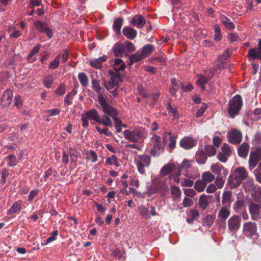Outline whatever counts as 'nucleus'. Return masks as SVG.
<instances>
[{
    "label": "nucleus",
    "instance_id": "30",
    "mask_svg": "<svg viewBox=\"0 0 261 261\" xmlns=\"http://www.w3.org/2000/svg\"><path fill=\"white\" fill-rule=\"evenodd\" d=\"M206 186V184L203 180H197L194 184V189L195 190L200 193L204 191Z\"/></svg>",
    "mask_w": 261,
    "mask_h": 261
},
{
    "label": "nucleus",
    "instance_id": "14",
    "mask_svg": "<svg viewBox=\"0 0 261 261\" xmlns=\"http://www.w3.org/2000/svg\"><path fill=\"white\" fill-rule=\"evenodd\" d=\"M13 97L12 91L10 89L6 90L2 97L1 105L3 107H7L11 103Z\"/></svg>",
    "mask_w": 261,
    "mask_h": 261
},
{
    "label": "nucleus",
    "instance_id": "60",
    "mask_svg": "<svg viewBox=\"0 0 261 261\" xmlns=\"http://www.w3.org/2000/svg\"><path fill=\"white\" fill-rule=\"evenodd\" d=\"M194 203V201L192 199L189 198H185L182 201V204L185 207L191 206Z\"/></svg>",
    "mask_w": 261,
    "mask_h": 261
},
{
    "label": "nucleus",
    "instance_id": "15",
    "mask_svg": "<svg viewBox=\"0 0 261 261\" xmlns=\"http://www.w3.org/2000/svg\"><path fill=\"white\" fill-rule=\"evenodd\" d=\"M196 144V141L189 137L183 138L180 141V146L185 149H190L193 147Z\"/></svg>",
    "mask_w": 261,
    "mask_h": 261
},
{
    "label": "nucleus",
    "instance_id": "23",
    "mask_svg": "<svg viewBox=\"0 0 261 261\" xmlns=\"http://www.w3.org/2000/svg\"><path fill=\"white\" fill-rule=\"evenodd\" d=\"M107 59L106 56H103L95 60H90L89 63L92 67L96 69H99L101 67L102 63Z\"/></svg>",
    "mask_w": 261,
    "mask_h": 261
},
{
    "label": "nucleus",
    "instance_id": "51",
    "mask_svg": "<svg viewBox=\"0 0 261 261\" xmlns=\"http://www.w3.org/2000/svg\"><path fill=\"white\" fill-rule=\"evenodd\" d=\"M69 154L70 156L71 161L73 162L76 163L77 161V151L72 148H70L69 149Z\"/></svg>",
    "mask_w": 261,
    "mask_h": 261
},
{
    "label": "nucleus",
    "instance_id": "13",
    "mask_svg": "<svg viewBox=\"0 0 261 261\" xmlns=\"http://www.w3.org/2000/svg\"><path fill=\"white\" fill-rule=\"evenodd\" d=\"M228 139L232 144L239 143L242 139V134L239 130L234 129L228 133Z\"/></svg>",
    "mask_w": 261,
    "mask_h": 261
},
{
    "label": "nucleus",
    "instance_id": "32",
    "mask_svg": "<svg viewBox=\"0 0 261 261\" xmlns=\"http://www.w3.org/2000/svg\"><path fill=\"white\" fill-rule=\"evenodd\" d=\"M92 85L93 90L98 94V100L99 98V96H103L101 94V87L100 85L99 82L95 79L92 81Z\"/></svg>",
    "mask_w": 261,
    "mask_h": 261
},
{
    "label": "nucleus",
    "instance_id": "29",
    "mask_svg": "<svg viewBox=\"0 0 261 261\" xmlns=\"http://www.w3.org/2000/svg\"><path fill=\"white\" fill-rule=\"evenodd\" d=\"M202 180L206 184L212 182L215 178V175L210 171L204 172L201 175Z\"/></svg>",
    "mask_w": 261,
    "mask_h": 261
},
{
    "label": "nucleus",
    "instance_id": "44",
    "mask_svg": "<svg viewBox=\"0 0 261 261\" xmlns=\"http://www.w3.org/2000/svg\"><path fill=\"white\" fill-rule=\"evenodd\" d=\"M86 159L88 161L91 162H95L97 160V155L96 153L93 151L90 150L86 153Z\"/></svg>",
    "mask_w": 261,
    "mask_h": 261
},
{
    "label": "nucleus",
    "instance_id": "20",
    "mask_svg": "<svg viewBox=\"0 0 261 261\" xmlns=\"http://www.w3.org/2000/svg\"><path fill=\"white\" fill-rule=\"evenodd\" d=\"M212 195H206L205 194L201 195L199 199L198 205L199 207L204 210L209 205L208 198H211Z\"/></svg>",
    "mask_w": 261,
    "mask_h": 261
},
{
    "label": "nucleus",
    "instance_id": "49",
    "mask_svg": "<svg viewBox=\"0 0 261 261\" xmlns=\"http://www.w3.org/2000/svg\"><path fill=\"white\" fill-rule=\"evenodd\" d=\"M214 39L216 41H220L222 39V35L221 33V29L218 25H215L214 26Z\"/></svg>",
    "mask_w": 261,
    "mask_h": 261
},
{
    "label": "nucleus",
    "instance_id": "33",
    "mask_svg": "<svg viewBox=\"0 0 261 261\" xmlns=\"http://www.w3.org/2000/svg\"><path fill=\"white\" fill-rule=\"evenodd\" d=\"M105 165H114L116 167L119 166V164L118 162L117 156L115 155H113L107 158L105 162Z\"/></svg>",
    "mask_w": 261,
    "mask_h": 261
},
{
    "label": "nucleus",
    "instance_id": "55",
    "mask_svg": "<svg viewBox=\"0 0 261 261\" xmlns=\"http://www.w3.org/2000/svg\"><path fill=\"white\" fill-rule=\"evenodd\" d=\"M196 159L197 162L199 164L204 163L206 160V156L201 152L196 154Z\"/></svg>",
    "mask_w": 261,
    "mask_h": 261
},
{
    "label": "nucleus",
    "instance_id": "4",
    "mask_svg": "<svg viewBox=\"0 0 261 261\" xmlns=\"http://www.w3.org/2000/svg\"><path fill=\"white\" fill-rule=\"evenodd\" d=\"M243 105L240 95H235L228 102V113L231 118L237 115Z\"/></svg>",
    "mask_w": 261,
    "mask_h": 261
},
{
    "label": "nucleus",
    "instance_id": "12",
    "mask_svg": "<svg viewBox=\"0 0 261 261\" xmlns=\"http://www.w3.org/2000/svg\"><path fill=\"white\" fill-rule=\"evenodd\" d=\"M34 25L37 30L46 34L49 38L52 37L53 31L46 23L38 20L34 23Z\"/></svg>",
    "mask_w": 261,
    "mask_h": 261
},
{
    "label": "nucleus",
    "instance_id": "1",
    "mask_svg": "<svg viewBox=\"0 0 261 261\" xmlns=\"http://www.w3.org/2000/svg\"><path fill=\"white\" fill-rule=\"evenodd\" d=\"M88 119L94 120L106 127H112L113 126V122L110 117L107 115H103L102 117H100L98 112L95 109H92L86 112L85 114H82L81 120L84 127L86 128L88 126Z\"/></svg>",
    "mask_w": 261,
    "mask_h": 261
},
{
    "label": "nucleus",
    "instance_id": "17",
    "mask_svg": "<svg viewBox=\"0 0 261 261\" xmlns=\"http://www.w3.org/2000/svg\"><path fill=\"white\" fill-rule=\"evenodd\" d=\"M131 23L137 28H142L146 23V20L141 15H135L130 21Z\"/></svg>",
    "mask_w": 261,
    "mask_h": 261
},
{
    "label": "nucleus",
    "instance_id": "11",
    "mask_svg": "<svg viewBox=\"0 0 261 261\" xmlns=\"http://www.w3.org/2000/svg\"><path fill=\"white\" fill-rule=\"evenodd\" d=\"M241 219L238 215H234L228 219L227 226L231 232L237 231L240 227Z\"/></svg>",
    "mask_w": 261,
    "mask_h": 261
},
{
    "label": "nucleus",
    "instance_id": "26",
    "mask_svg": "<svg viewBox=\"0 0 261 261\" xmlns=\"http://www.w3.org/2000/svg\"><path fill=\"white\" fill-rule=\"evenodd\" d=\"M232 192L230 191H224L222 194V203L230 206L231 202Z\"/></svg>",
    "mask_w": 261,
    "mask_h": 261
},
{
    "label": "nucleus",
    "instance_id": "35",
    "mask_svg": "<svg viewBox=\"0 0 261 261\" xmlns=\"http://www.w3.org/2000/svg\"><path fill=\"white\" fill-rule=\"evenodd\" d=\"M171 194L174 199H177L181 196V192L179 188L176 186H172L170 188Z\"/></svg>",
    "mask_w": 261,
    "mask_h": 261
},
{
    "label": "nucleus",
    "instance_id": "3",
    "mask_svg": "<svg viewBox=\"0 0 261 261\" xmlns=\"http://www.w3.org/2000/svg\"><path fill=\"white\" fill-rule=\"evenodd\" d=\"M248 176V173L243 167H239L235 169L233 173L229 177L228 182L231 188L238 187L241 182Z\"/></svg>",
    "mask_w": 261,
    "mask_h": 261
},
{
    "label": "nucleus",
    "instance_id": "19",
    "mask_svg": "<svg viewBox=\"0 0 261 261\" xmlns=\"http://www.w3.org/2000/svg\"><path fill=\"white\" fill-rule=\"evenodd\" d=\"M122 33L126 38L131 40L135 38L137 36L136 30L128 27H125L123 29Z\"/></svg>",
    "mask_w": 261,
    "mask_h": 261
},
{
    "label": "nucleus",
    "instance_id": "27",
    "mask_svg": "<svg viewBox=\"0 0 261 261\" xmlns=\"http://www.w3.org/2000/svg\"><path fill=\"white\" fill-rule=\"evenodd\" d=\"M249 145L246 143H242L238 148V154L240 156L245 158L248 153Z\"/></svg>",
    "mask_w": 261,
    "mask_h": 261
},
{
    "label": "nucleus",
    "instance_id": "46",
    "mask_svg": "<svg viewBox=\"0 0 261 261\" xmlns=\"http://www.w3.org/2000/svg\"><path fill=\"white\" fill-rule=\"evenodd\" d=\"M60 55H58V56H57L55 57L54 60L50 63L49 65L48 66L49 69H57L60 65Z\"/></svg>",
    "mask_w": 261,
    "mask_h": 261
},
{
    "label": "nucleus",
    "instance_id": "24",
    "mask_svg": "<svg viewBox=\"0 0 261 261\" xmlns=\"http://www.w3.org/2000/svg\"><path fill=\"white\" fill-rule=\"evenodd\" d=\"M259 158L255 155L253 151H251L249 158V167L250 170H253L257 165Z\"/></svg>",
    "mask_w": 261,
    "mask_h": 261
},
{
    "label": "nucleus",
    "instance_id": "6",
    "mask_svg": "<svg viewBox=\"0 0 261 261\" xmlns=\"http://www.w3.org/2000/svg\"><path fill=\"white\" fill-rule=\"evenodd\" d=\"M98 101L101 106L102 112L105 114V115L112 117V116L118 113L117 110L111 106L103 96L100 95Z\"/></svg>",
    "mask_w": 261,
    "mask_h": 261
},
{
    "label": "nucleus",
    "instance_id": "48",
    "mask_svg": "<svg viewBox=\"0 0 261 261\" xmlns=\"http://www.w3.org/2000/svg\"><path fill=\"white\" fill-rule=\"evenodd\" d=\"M53 82V76L50 74L46 75L43 80V85L47 88H50Z\"/></svg>",
    "mask_w": 261,
    "mask_h": 261
},
{
    "label": "nucleus",
    "instance_id": "40",
    "mask_svg": "<svg viewBox=\"0 0 261 261\" xmlns=\"http://www.w3.org/2000/svg\"><path fill=\"white\" fill-rule=\"evenodd\" d=\"M21 208V204L18 201L15 202L10 210L8 211V214L12 215L18 211Z\"/></svg>",
    "mask_w": 261,
    "mask_h": 261
},
{
    "label": "nucleus",
    "instance_id": "5",
    "mask_svg": "<svg viewBox=\"0 0 261 261\" xmlns=\"http://www.w3.org/2000/svg\"><path fill=\"white\" fill-rule=\"evenodd\" d=\"M150 143L153 145V147L150 150V153L153 156H158L163 151L164 144L161 142L160 136L153 134L150 139Z\"/></svg>",
    "mask_w": 261,
    "mask_h": 261
},
{
    "label": "nucleus",
    "instance_id": "31",
    "mask_svg": "<svg viewBox=\"0 0 261 261\" xmlns=\"http://www.w3.org/2000/svg\"><path fill=\"white\" fill-rule=\"evenodd\" d=\"M154 46L151 44H147L142 48L141 54L144 58L147 57L154 50Z\"/></svg>",
    "mask_w": 261,
    "mask_h": 261
},
{
    "label": "nucleus",
    "instance_id": "9",
    "mask_svg": "<svg viewBox=\"0 0 261 261\" xmlns=\"http://www.w3.org/2000/svg\"><path fill=\"white\" fill-rule=\"evenodd\" d=\"M150 158L147 155H142L138 157V160L136 161V165L138 171L141 174L145 173V167H148L150 164Z\"/></svg>",
    "mask_w": 261,
    "mask_h": 261
},
{
    "label": "nucleus",
    "instance_id": "50",
    "mask_svg": "<svg viewBox=\"0 0 261 261\" xmlns=\"http://www.w3.org/2000/svg\"><path fill=\"white\" fill-rule=\"evenodd\" d=\"M76 91L75 90H72L71 92L68 93L65 98L64 101L67 105H70L72 103L71 99L73 98V96L76 94Z\"/></svg>",
    "mask_w": 261,
    "mask_h": 261
},
{
    "label": "nucleus",
    "instance_id": "59",
    "mask_svg": "<svg viewBox=\"0 0 261 261\" xmlns=\"http://www.w3.org/2000/svg\"><path fill=\"white\" fill-rule=\"evenodd\" d=\"M217 188L215 184H210L206 189V192L208 194L214 193L216 191Z\"/></svg>",
    "mask_w": 261,
    "mask_h": 261
},
{
    "label": "nucleus",
    "instance_id": "7",
    "mask_svg": "<svg viewBox=\"0 0 261 261\" xmlns=\"http://www.w3.org/2000/svg\"><path fill=\"white\" fill-rule=\"evenodd\" d=\"M120 78L119 75H115L111 77L108 83H105V88L113 94V96L117 95V89L119 88V82Z\"/></svg>",
    "mask_w": 261,
    "mask_h": 261
},
{
    "label": "nucleus",
    "instance_id": "45",
    "mask_svg": "<svg viewBox=\"0 0 261 261\" xmlns=\"http://www.w3.org/2000/svg\"><path fill=\"white\" fill-rule=\"evenodd\" d=\"M222 168V165L219 163L215 164L211 166V170L212 172L218 175L221 174Z\"/></svg>",
    "mask_w": 261,
    "mask_h": 261
},
{
    "label": "nucleus",
    "instance_id": "57",
    "mask_svg": "<svg viewBox=\"0 0 261 261\" xmlns=\"http://www.w3.org/2000/svg\"><path fill=\"white\" fill-rule=\"evenodd\" d=\"M206 153L208 156H212L214 155L217 152L216 149L212 146H207L205 148Z\"/></svg>",
    "mask_w": 261,
    "mask_h": 261
},
{
    "label": "nucleus",
    "instance_id": "22",
    "mask_svg": "<svg viewBox=\"0 0 261 261\" xmlns=\"http://www.w3.org/2000/svg\"><path fill=\"white\" fill-rule=\"evenodd\" d=\"M243 186L246 192L250 193L251 195L254 194L255 187L252 179H249L245 181L243 184Z\"/></svg>",
    "mask_w": 261,
    "mask_h": 261
},
{
    "label": "nucleus",
    "instance_id": "37",
    "mask_svg": "<svg viewBox=\"0 0 261 261\" xmlns=\"http://www.w3.org/2000/svg\"><path fill=\"white\" fill-rule=\"evenodd\" d=\"M144 58L143 55L139 51L132 54L129 57V59L131 64H133L134 63L137 62L143 59Z\"/></svg>",
    "mask_w": 261,
    "mask_h": 261
},
{
    "label": "nucleus",
    "instance_id": "21",
    "mask_svg": "<svg viewBox=\"0 0 261 261\" xmlns=\"http://www.w3.org/2000/svg\"><path fill=\"white\" fill-rule=\"evenodd\" d=\"M248 57L249 59L251 61L256 59L261 60V50L256 47L250 49L248 50Z\"/></svg>",
    "mask_w": 261,
    "mask_h": 261
},
{
    "label": "nucleus",
    "instance_id": "8",
    "mask_svg": "<svg viewBox=\"0 0 261 261\" xmlns=\"http://www.w3.org/2000/svg\"><path fill=\"white\" fill-rule=\"evenodd\" d=\"M160 174L162 176H166L173 174L180 175V168L172 163H168L164 165L160 170Z\"/></svg>",
    "mask_w": 261,
    "mask_h": 261
},
{
    "label": "nucleus",
    "instance_id": "58",
    "mask_svg": "<svg viewBox=\"0 0 261 261\" xmlns=\"http://www.w3.org/2000/svg\"><path fill=\"white\" fill-rule=\"evenodd\" d=\"M207 109V105L205 103H203L200 109L198 110L196 113V115L197 117H201L204 112Z\"/></svg>",
    "mask_w": 261,
    "mask_h": 261
},
{
    "label": "nucleus",
    "instance_id": "42",
    "mask_svg": "<svg viewBox=\"0 0 261 261\" xmlns=\"http://www.w3.org/2000/svg\"><path fill=\"white\" fill-rule=\"evenodd\" d=\"M123 19L118 18L115 20L113 23V28L117 34H119L120 33V29L122 25Z\"/></svg>",
    "mask_w": 261,
    "mask_h": 261
},
{
    "label": "nucleus",
    "instance_id": "16",
    "mask_svg": "<svg viewBox=\"0 0 261 261\" xmlns=\"http://www.w3.org/2000/svg\"><path fill=\"white\" fill-rule=\"evenodd\" d=\"M261 204L251 203L249 206V210L252 219L256 220L260 212Z\"/></svg>",
    "mask_w": 261,
    "mask_h": 261
},
{
    "label": "nucleus",
    "instance_id": "41",
    "mask_svg": "<svg viewBox=\"0 0 261 261\" xmlns=\"http://www.w3.org/2000/svg\"><path fill=\"white\" fill-rule=\"evenodd\" d=\"M125 67L122 60L117 59L115 60L114 69L117 71L123 70Z\"/></svg>",
    "mask_w": 261,
    "mask_h": 261
},
{
    "label": "nucleus",
    "instance_id": "43",
    "mask_svg": "<svg viewBox=\"0 0 261 261\" xmlns=\"http://www.w3.org/2000/svg\"><path fill=\"white\" fill-rule=\"evenodd\" d=\"M215 217L212 215H208L203 219V223L207 227H211L214 223Z\"/></svg>",
    "mask_w": 261,
    "mask_h": 261
},
{
    "label": "nucleus",
    "instance_id": "47",
    "mask_svg": "<svg viewBox=\"0 0 261 261\" xmlns=\"http://www.w3.org/2000/svg\"><path fill=\"white\" fill-rule=\"evenodd\" d=\"M168 111L169 114L175 119H178L180 113L176 108H173L170 105L168 107Z\"/></svg>",
    "mask_w": 261,
    "mask_h": 261
},
{
    "label": "nucleus",
    "instance_id": "10",
    "mask_svg": "<svg viewBox=\"0 0 261 261\" xmlns=\"http://www.w3.org/2000/svg\"><path fill=\"white\" fill-rule=\"evenodd\" d=\"M257 224L255 223L249 221L246 222L243 226V232L248 238H250L256 234Z\"/></svg>",
    "mask_w": 261,
    "mask_h": 261
},
{
    "label": "nucleus",
    "instance_id": "39",
    "mask_svg": "<svg viewBox=\"0 0 261 261\" xmlns=\"http://www.w3.org/2000/svg\"><path fill=\"white\" fill-rule=\"evenodd\" d=\"M78 79L80 82L81 85L84 87H86L88 85L89 81L87 76L84 73H80L78 74Z\"/></svg>",
    "mask_w": 261,
    "mask_h": 261
},
{
    "label": "nucleus",
    "instance_id": "61",
    "mask_svg": "<svg viewBox=\"0 0 261 261\" xmlns=\"http://www.w3.org/2000/svg\"><path fill=\"white\" fill-rule=\"evenodd\" d=\"M225 181L223 180L222 177H217L215 180V184L217 188L218 187L219 189H221L223 188Z\"/></svg>",
    "mask_w": 261,
    "mask_h": 261
},
{
    "label": "nucleus",
    "instance_id": "53",
    "mask_svg": "<svg viewBox=\"0 0 261 261\" xmlns=\"http://www.w3.org/2000/svg\"><path fill=\"white\" fill-rule=\"evenodd\" d=\"M228 39L233 43L238 41L240 40V37L236 33H230L228 34Z\"/></svg>",
    "mask_w": 261,
    "mask_h": 261
},
{
    "label": "nucleus",
    "instance_id": "38",
    "mask_svg": "<svg viewBox=\"0 0 261 261\" xmlns=\"http://www.w3.org/2000/svg\"><path fill=\"white\" fill-rule=\"evenodd\" d=\"M138 211L140 214L146 219H150V217L149 213V211L147 208L145 207L144 205H140L138 207Z\"/></svg>",
    "mask_w": 261,
    "mask_h": 261
},
{
    "label": "nucleus",
    "instance_id": "36",
    "mask_svg": "<svg viewBox=\"0 0 261 261\" xmlns=\"http://www.w3.org/2000/svg\"><path fill=\"white\" fill-rule=\"evenodd\" d=\"M221 21L228 30H233L235 28L233 23L226 17H222L221 18Z\"/></svg>",
    "mask_w": 261,
    "mask_h": 261
},
{
    "label": "nucleus",
    "instance_id": "62",
    "mask_svg": "<svg viewBox=\"0 0 261 261\" xmlns=\"http://www.w3.org/2000/svg\"><path fill=\"white\" fill-rule=\"evenodd\" d=\"M58 236V230H55L51 234V236L47 238L46 240V243L44 244V245H46L48 243L55 241L56 240V237Z\"/></svg>",
    "mask_w": 261,
    "mask_h": 261
},
{
    "label": "nucleus",
    "instance_id": "63",
    "mask_svg": "<svg viewBox=\"0 0 261 261\" xmlns=\"http://www.w3.org/2000/svg\"><path fill=\"white\" fill-rule=\"evenodd\" d=\"M139 181L136 176H132L130 177V185L138 188L139 187Z\"/></svg>",
    "mask_w": 261,
    "mask_h": 261
},
{
    "label": "nucleus",
    "instance_id": "52",
    "mask_svg": "<svg viewBox=\"0 0 261 261\" xmlns=\"http://www.w3.org/2000/svg\"><path fill=\"white\" fill-rule=\"evenodd\" d=\"M193 180L187 178H184L180 181V185L182 187H191L193 186Z\"/></svg>",
    "mask_w": 261,
    "mask_h": 261
},
{
    "label": "nucleus",
    "instance_id": "18",
    "mask_svg": "<svg viewBox=\"0 0 261 261\" xmlns=\"http://www.w3.org/2000/svg\"><path fill=\"white\" fill-rule=\"evenodd\" d=\"M230 215V210L229 206H223L220 208L218 213V219L222 220L225 221Z\"/></svg>",
    "mask_w": 261,
    "mask_h": 261
},
{
    "label": "nucleus",
    "instance_id": "34",
    "mask_svg": "<svg viewBox=\"0 0 261 261\" xmlns=\"http://www.w3.org/2000/svg\"><path fill=\"white\" fill-rule=\"evenodd\" d=\"M40 48V45H37L33 48L31 52L30 53L27 60L30 63H33L36 60V58H32L33 56L38 53Z\"/></svg>",
    "mask_w": 261,
    "mask_h": 261
},
{
    "label": "nucleus",
    "instance_id": "28",
    "mask_svg": "<svg viewBox=\"0 0 261 261\" xmlns=\"http://www.w3.org/2000/svg\"><path fill=\"white\" fill-rule=\"evenodd\" d=\"M212 76H207L205 77L204 75H200L198 76V79L196 80V83L198 86H199L202 90H204L205 87L204 84L207 83L211 79Z\"/></svg>",
    "mask_w": 261,
    "mask_h": 261
},
{
    "label": "nucleus",
    "instance_id": "64",
    "mask_svg": "<svg viewBox=\"0 0 261 261\" xmlns=\"http://www.w3.org/2000/svg\"><path fill=\"white\" fill-rule=\"evenodd\" d=\"M125 45L128 52H133L136 50L134 45L130 42H125Z\"/></svg>",
    "mask_w": 261,
    "mask_h": 261
},
{
    "label": "nucleus",
    "instance_id": "25",
    "mask_svg": "<svg viewBox=\"0 0 261 261\" xmlns=\"http://www.w3.org/2000/svg\"><path fill=\"white\" fill-rule=\"evenodd\" d=\"M113 52L114 55L117 57H121L125 51V47L123 44L116 43L113 48Z\"/></svg>",
    "mask_w": 261,
    "mask_h": 261
},
{
    "label": "nucleus",
    "instance_id": "54",
    "mask_svg": "<svg viewBox=\"0 0 261 261\" xmlns=\"http://www.w3.org/2000/svg\"><path fill=\"white\" fill-rule=\"evenodd\" d=\"M95 128L96 129L97 131L98 132V133L100 134H103L106 136H110L112 135V133L110 132H109L108 129L106 127H105V128L101 129L98 126H95Z\"/></svg>",
    "mask_w": 261,
    "mask_h": 261
},
{
    "label": "nucleus",
    "instance_id": "2",
    "mask_svg": "<svg viewBox=\"0 0 261 261\" xmlns=\"http://www.w3.org/2000/svg\"><path fill=\"white\" fill-rule=\"evenodd\" d=\"M124 138L132 143H141L147 137L144 128L140 127H130L123 132Z\"/></svg>",
    "mask_w": 261,
    "mask_h": 261
},
{
    "label": "nucleus",
    "instance_id": "56",
    "mask_svg": "<svg viewBox=\"0 0 261 261\" xmlns=\"http://www.w3.org/2000/svg\"><path fill=\"white\" fill-rule=\"evenodd\" d=\"M185 195L189 197L193 198L196 195V192L192 189H185L184 190Z\"/></svg>",
    "mask_w": 261,
    "mask_h": 261
}]
</instances>
